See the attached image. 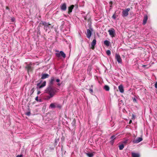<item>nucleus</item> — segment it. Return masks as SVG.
<instances>
[{"label":"nucleus","instance_id":"5701e85b","mask_svg":"<svg viewBox=\"0 0 157 157\" xmlns=\"http://www.w3.org/2000/svg\"><path fill=\"white\" fill-rule=\"evenodd\" d=\"M86 155L89 157H92L93 156V154L92 153H87Z\"/></svg>","mask_w":157,"mask_h":157},{"label":"nucleus","instance_id":"6ab92c4d","mask_svg":"<svg viewBox=\"0 0 157 157\" xmlns=\"http://www.w3.org/2000/svg\"><path fill=\"white\" fill-rule=\"evenodd\" d=\"M55 108H57L59 109H61L62 107L61 105L59 103H55Z\"/></svg>","mask_w":157,"mask_h":157},{"label":"nucleus","instance_id":"58836bf2","mask_svg":"<svg viewBox=\"0 0 157 157\" xmlns=\"http://www.w3.org/2000/svg\"><path fill=\"white\" fill-rule=\"evenodd\" d=\"M6 9L7 10H9V8L8 7L6 6Z\"/></svg>","mask_w":157,"mask_h":157},{"label":"nucleus","instance_id":"0eeeda50","mask_svg":"<svg viewBox=\"0 0 157 157\" xmlns=\"http://www.w3.org/2000/svg\"><path fill=\"white\" fill-rule=\"evenodd\" d=\"M115 58L118 63H122L121 58L119 54H116L115 56Z\"/></svg>","mask_w":157,"mask_h":157},{"label":"nucleus","instance_id":"473e14b6","mask_svg":"<svg viewBox=\"0 0 157 157\" xmlns=\"http://www.w3.org/2000/svg\"><path fill=\"white\" fill-rule=\"evenodd\" d=\"M114 140H111V141H110V143L112 144H113L114 143Z\"/></svg>","mask_w":157,"mask_h":157},{"label":"nucleus","instance_id":"7c9ffc66","mask_svg":"<svg viewBox=\"0 0 157 157\" xmlns=\"http://www.w3.org/2000/svg\"><path fill=\"white\" fill-rule=\"evenodd\" d=\"M76 121L75 119H74L72 122V124H73V126H74L75 125V124Z\"/></svg>","mask_w":157,"mask_h":157},{"label":"nucleus","instance_id":"37998d69","mask_svg":"<svg viewBox=\"0 0 157 157\" xmlns=\"http://www.w3.org/2000/svg\"><path fill=\"white\" fill-rule=\"evenodd\" d=\"M132 122V120H130L129 121V124H131V123Z\"/></svg>","mask_w":157,"mask_h":157},{"label":"nucleus","instance_id":"a18cd8bd","mask_svg":"<svg viewBox=\"0 0 157 157\" xmlns=\"http://www.w3.org/2000/svg\"><path fill=\"white\" fill-rule=\"evenodd\" d=\"M143 67H145V65H143Z\"/></svg>","mask_w":157,"mask_h":157},{"label":"nucleus","instance_id":"ddd939ff","mask_svg":"<svg viewBox=\"0 0 157 157\" xmlns=\"http://www.w3.org/2000/svg\"><path fill=\"white\" fill-rule=\"evenodd\" d=\"M40 83H38L37 84V86H39V89L41 88H42L45 86L46 84V82L45 81H44L41 85H40Z\"/></svg>","mask_w":157,"mask_h":157},{"label":"nucleus","instance_id":"f8f14e48","mask_svg":"<svg viewBox=\"0 0 157 157\" xmlns=\"http://www.w3.org/2000/svg\"><path fill=\"white\" fill-rule=\"evenodd\" d=\"M87 37L89 38H90L92 35L91 31L89 29H87V33L86 34Z\"/></svg>","mask_w":157,"mask_h":157},{"label":"nucleus","instance_id":"4be33fe9","mask_svg":"<svg viewBox=\"0 0 157 157\" xmlns=\"http://www.w3.org/2000/svg\"><path fill=\"white\" fill-rule=\"evenodd\" d=\"M49 107H51L52 108H55V103H52L50 104Z\"/></svg>","mask_w":157,"mask_h":157},{"label":"nucleus","instance_id":"f3484780","mask_svg":"<svg viewBox=\"0 0 157 157\" xmlns=\"http://www.w3.org/2000/svg\"><path fill=\"white\" fill-rule=\"evenodd\" d=\"M118 89L120 92L123 93L124 92L123 87L122 85H121L118 86Z\"/></svg>","mask_w":157,"mask_h":157},{"label":"nucleus","instance_id":"7ed1b4c3","mask_svg":"<svg viewBox=\"0 0 157 157\" xmlns=\"http://www.w3.org/2000/svg\"><path fill=\"white\" fill-rule=\"evenodd\" d=\"M122 12V16L123 17H126L128 15V12L130 10L129 8H127L126 9H123Z\"/></svg>","mask_w":157,"mask_h":157},{"label":"nucleus","instance_id":"72a5a7b5","mask_svg":"<svg viewBox=\"0 0 157 157\" xmlns=\"http://www.w3.org/2000/svg\"><path fill=\"white\" fill-rule=\"evenodd\" d=\"M155 86L156 88H157V82L155 83Z\"/></svg>","mask_w":157,"mask_h":157},{"label":"nucleus","instance_id":"aec40b11","mask_svg":"<svg viewBox=\"0 0 157 157\" xmlns=\"http://www.w3.org/2000/svg\"><path fill=\"white\" fill-rule=\"evenodd\" d=\"M110 42L107 40H105L104 41V44L107 46H109V45Z\"/></svg>","mask_w":157,"mask_h":157},{"label":"nucleus","instance_id":"20e7f679","mask_svg":"<svg viewBox=\"0 0 157 157\" xmlns=\"http://www.w3.org/2000/svg\"><path fill=\"white\" fill-rule=\"evenodd\" d=\"M59 52V51H58ZM56 56L58 58H59L61 56L63 58H65L66 57V54L62 51H60L59 52H58L56 53Z\"/></svg>","mask_w":157,"mask_h":157},{"label":"nucleus","instance_id":"49530a36","mask_svg":"<svg viewBox=\"0 0 157 157\" xmlns=\"http://www.w3.org/2000/svg\"><path fill=\"white\" fill-rule=\"evenodd\" d=\"M91 87H93V86H92H92H91Z\"/></svg>","mask_w":157,"mask_h":157},{"label":"nucleus","instance_id":"4468645a","mask_svg":"<svg viewBox=\"0 0 157 157\" xmlns=\"http://www.w3.org/2000/svg\"><path fill=\"white\" fill-rule=\"evenodd\" d=\"M74 5H71L70 6L68 7V13L70 14L71 12H72V10L74 8Z\"/></svg>","mask_w":157,"mask_h":157},{"label":"nucleus","instance_id":"a19ab883","mask_svg":"<svg viewBox=\"0 0 157 157\" xmlns=\"http://www.w3.org/2000/svg\"><path fill=\"white\" fill-rule=\"evenodd\" d=\"M113 3V2L112 1H111L109 2V4H112Z\"/></svg>","mask_w":157,"mask_h":157},{"label":"nucleus","instance_id":"a878e982","mask_svg":"<svg viewBox=\"0 0 157 157\" xmlns=\"http://www.w3.org/2000/svg\"><path fill=\"white\" fill-rule=\"evenodd\" d=\"M116 138V137L115 135H113L112 136H111L110 139L111 140H114V139H115Z\"/></svg>","mask_w":157,"mask_h":157},{"label":"nucleus","instance_id":"c85d7f7f","mask_svg":"<svg viewBox=\"0 0 157 157\" xmlns=\"http://www.w3.org/2000/svg\"><path fill=\"white\" fill-rule=\"evenodd\" d=\"M30 114H31L30 112L29 111V112H27L25 114H26V115L27 116H29L30 115Z\"/></svg>","mask_w":157,"mask_h":157},{"label":"nucleus","instance_id":"c756f323","mask_svg":"<svg viewBox=\"0 0 157 157\" xmlns=\"http://www.w3.org/2000/svg\"><path fill=\"white\" fill-rule=\"evenodd\" d=\"M89 91L90 93L91 94H92L93 92V90L91 88L89 89Z\"/></svg>","mask_w":157,"mask_h":157},{"label":"nucleus","instance_id":"9d476101","mask_svg":"<svg viewBox=\"0 0 157 157\" xmlns=\"http://www.w3.org/2000/svg\"><path fill=\"white\" fill-rule=\"evenodd\" d=\"M55 80L54 77H52L51 78V79L49 81V82L48 86H52V85L54 84V82Z\"/></svg>","mask_w":157,"mask_h":157},{"label":"nucleus","instance_id":"39448f33","mask_svg":"<svg viewBox=\"0 0 157 157\" xmlns=\"http://www.w3.org/2000/svg\"><path fill=\"white\" fill-rule=\"evenodd\" d=\"M32 65V64L30 63L29 64H27L25 67V68L27 70L28 73L29 72L32 71L33 70V67H31Z\"/></svg>","mask_w":157,"mask_h":157},{"label":"nucleus","instance_id":"2eb2a0df","mask_svg":"<svg viewBox=\"0 0 157 157\" xmlns=\"http://www.w3.org/2000/svg\"><path fill=\"white\" fill-rule=\"evenodd\" d=\"M49 75L48 74H44L42 75V77H41V79H43L47 78H48Z\"/></svg>","mask_w":157,"mask_h":157},{"label":"nucleus","instance_id":"c9c22d12","mask_svg":"<svg viewBox=\"0 0 157 157\" xmlns=\"http://www.w3.org/2000/svg\"><path fill=\"white\" fill-rule=\"evenodd\" d=\"M17 157H22V155H18L17 156Z\"/></svg>","mask_w":157,"mask_h":157},{"label":"nucleus","instance_id":"6e6552de","mask_svg":"<svg viewBox=\"0 0 157 157\" xmlns=\"http://www.w3.org/2000/svg\"><path fill=\"white\" fill-rule=\"evenodd\" d=\"M96 40L95 39H94L91 43V47L90 48L94 50L95 48V46L96 44Z\"/></svg>","mask_w":157,"mask_h":157},{"label":"nucleus","instance_id":"cd10ccee","mask_svg":"<svg viewBox=\"0 0 157 157\" xmlns=\"http://www.w3.org/2000/svg\"><path fill=\"white\" fill-rule=\"evenodd\" d=\"M112 18L114 19H115L116 18V17L115 16V13L113 14V16H112Z\"/></svg>","mask_w":157,"mask_h":157},{"label":"nucleus","instance_id":"dca6fc26","mask_svg":"<svg viewBox=\"0 0 157 157\" xmlns=\"http://www.w3.org/2000/svg\"><path fill=\"white\" fill-rule=\"evenodd\" d=\"M147 15H145L144 17V19L143 20V25H145L147 22Z\"/></svg>","mask_w":157,"mask_h":157},{"label":"nucleus","instance_id":"4c0bfd02","mask_svg":"<svg viewBox=\"0 0 157 157\" xmlns=\"http://www.w3.org/2000/svg\"><path fill=\"white\" fill-rule=\"evenodd\" d=\"M40 91H38L37 93V94H40Z\"/></svg>","mask_w":157,"mask_h":157},{"label":"nucleus","instance_id":"412c9836","mask_svg":"<svg viewBox=\"0 0 157 157\" xmlns=\"http://www.w3.org/2000/svg\"><path fill=\"white\" fill-rule=\"evenodd\" d=\"M104 88L105 90L107 91H109L110 89L109 86L107 85H105Z\"/></svg>","mask_w":157,"mask_h":157},{"label":"nucleus","instance_id":"a211bd4d","mask_svg":"<svg viewBox=\"0 0 157 157\" xmlns=\"http://www.w3.org/2000/svg\"><path fill=\"white\" fill-rule=\"evenodd\" d=\"M131 155L132 157H140V155L138 153L132 152Z\"/></svg>","mask_w":157,"mask_h":157},{"label":"nucleus","instance_id":"f704fd0d","mask_svg":"<svg viewBox=\"0 0 157 157\" xmlns=\"http://www.w3.org/2000/svg\"><path fill=\"white\" fill-rule=\"evenodd\" d=\"M56 81L57 82H60V80L59 79H57L56 80Z\"/></svg>","mask_w":157,"mask_h":157},{"label":"nucleus","instance_id":"9b49d317","mask_svg":"<svg viewBox=\"0 0 157 157\" xmlns=\"http://www.w3.org/2000/svg\"><path fill=\"white\" fill-rule=\"evenodd\" d=\"M143 140L142 138L141 137H138L136 139L134 140L132 142L134 144L138 143L139 142L142 141Z\"/></svg>","mask_w":157,"mask_h":157},{"label":"nucleus","instance_id":"c03bdc74","mask_svg":"<svg viewBox=\"0 0 157 157\" xmlns=\"http://www.w3.org/2000/svg\"><path fill=\"white\" fill-rule=\"evenodd\" d=\"M12 21H13V19H12Z\"/></svg>","mask_w":157,"mask_h":157},{"label":"nucleus","instance_id":"393cba45","mask_svg":"<svg viewBox=\"0 0 157 157\" xmlns=\"http://www.w3.org/2000/svg\"><path fill=\"white\" fill-rule=\"evenodd\" d=\"M106 53L108 56H109L111 54V52L110 50H108L106 51Z\"/></svg>","mask_w":157,"mask_h":157},{"label":"nucleus","instance_id":"b1692460","mask_svg":"<svg viewBox=\"0 0 157 157\" xmlns=\"http://www.w3.org/2000/svg\"><path fill=\"white\" fill-rule=\"evenodd\" d=\"M124 145L123 144H122L121 145H120L119 146V148L120 150H122L124 148Z\"/></svg>","mask_w":157,"mask_h":157},{"label":"nucleus","instance_id":"79ce46f5","mask_svg":"<svg viewBox=\"0 0 157 157\" xmlns=\"http://www.w3.org/2000/svg\"><path fill=\"white\" fill-rule=\"evenodd\" d=\"M57 85L58 86H60V84L59 83H58Z\"/></svg>","mask_w":157,"mask_h":157},{"label":"nucleus","instance_id":"f257e3e1","mask_svg":"<svg viewBox=\"0 0 157 157\" xmlns=\"http://www.w3.org/2000/svg\"><path fill=\"white\" fill-rule=\"evenodd\" d=\"M45 92L49 95L48 96V98L50 99L55 95L57 91L56 89L52 86H48L45 90Z\"/></svg>","mask_w":157,"mask_h":157},{"label":"nucleus","instance_id":"ea45409f","mask_svg":"<svg viewBox=\"0 0 157 157\" xmlns=\"http://www.w3.org/2000/svg\"><path fill=\"white\" fill-rule=\"evenodd\" d=\"M127 140H126V141H124V143H127Z\"/></svg>","mask_w":157,"mask_h":157},{"label":"nucleus","instance_id":"1a4fd4ad","mask_svg":"<svg viewBox=\"0 0 157 157\" xmlns=\"http://www.w3.org/2000/svg\"><path fill=\"white\" fill-rule=\"evenodd\" d=\"M60 7L61 10H62L63 11H65L67 9V5L66 3H64L62 4L60 6Z\"/></svg>","mask_w":157,"mask_h":157},{"label":"nucleus","instance_id":"2f4dec72","mask_svg":"<svg viewBox=\"0 0 157 157\" xmlns=\"http://www.w3.org/2000/svg\"><path fill=\"white\" fill-rule=\"evenodd\" d=\"M35 100L36 101H39V100L38 99V96H37L36 98H35ZM39 101H41V100H40Z\"/></svg>","mask_w":157,"mask_h":157},{"label":"nucleus","instance_id":"423d86ee","mask_svg":"<svg viewBox=\"0 0 157 157\" xmlns=\"http://www.w3.org/2000/svg\"><path fill=\"white\" fill-rule=\"evenodd\" d=\"M108 32L111 37H115V31L114 29L111 28L108 31Z\"/></svg>","mask_w":157,"mask_h":157},{"label":"nucleus","instance_id":"e433bc0d","mask_svg":"<svg viewBox=\"0 0 157 157\" xmlns=\"http://www.w3.org/2000/svg\"><path fill=\"white\" fill-rule=\"evenodd\" d=\"M91 66H88V69H90H90H91Z\"/></svg>","mask_w":157,"mask_h":157},{"label":"nucleus","instance_id":"f03ea898","mask_svg":"<svg viewBox=\"0 0 157 157\" xmlns=\"http://www.w3.org/2000/svg\"><path fill=\"white\" fill-rule=\"evenodd\" d=\"M41 25L44 26V29L47 32L48 29H52L53 28V26L49 23H47L46 22H45L42 21H40V24L39 26H41Z\"/></svg>","mask_w":157,"mask_h":157},{"label":"nucleus","instance_id":"bb28decb","mask_svg":"<svg viewBox=\"0 0 157 157\" xmlns=\"http://www.w3.org/2000/svg\"><path fill=\"white\" fill-rule=\"evenodd\" d=\"M34 90H35V89H34V88H33L31 89V90L30 91V92L31 93V94H32L33 93Z\"/></svg>","mask_w":157,"mask_h":157}]
</instances>
